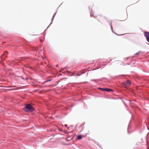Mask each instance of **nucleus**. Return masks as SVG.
<instances>
[{"label": "nucleus", "mask_w": 149, "mask_h": 149, "mask_svg": "<svg viewBox=\"0 0 149 149\" xmlns=\"http://www.w3.org/2000/svg\"><path fill=\"white\" fill-rule=\"evenodd\" d=\"M82 135H79L77 136V140H80L82 138Z\"/></svg>", "instance_id": "obj_4"}, {"label": "nucleus", "mask_w": 149, "mask_h": 149, "mask_svg": "<svg viewBox=\"0 0 149 149\" xmlns=\"http://www.w3.org/2000/svg\"><path fill=\"white\" fill-rule=\"evenodd\" d=\"M124 83L127 86L130 85L131 84L130 81L129 80H127L126 82H125Z\"/></svg>", "instance_id": "obj_3"}, {"label": "nucleus", "mask_w": 149, "mask_h": 149, "mask_svg": "<svg viewBox=\"0 0 149 149\" xmlns=\"http://www.w3.org/2000/svg\"><path fill=\"white\" fill-rule=\"evenodd\" d=\"M58 66V65H57L56 66Z\"/></svg>", "instance_id": "obj_11"}, {"label": "nucleus", "mask_w": 149, "mask_h": 149, "mask_svg": "<svg viewBox=\"0 0 149 149\" xmlns=\"http://www.w3.org/2000/svg\"><path fill=\"white\" fill-rule=\"evenodd\" d=\"M144 35L147 39V40L149 43V32H144Z\"/></svg>", "instance_id": "obj_2"}, {"label": "nucleus", "mask_w": 149, "mask_h": 149, "mask_svg": "<svg viewBox=\"0 0 149 149\" xmlns=\"http://www.w3.org/2000/svg\"><path fill=\"white\" fill-rule=\"evenodd\" d=\"M147 149H148V148Z\"/></svg>", "instance_id": "obj_12"}, {"label": "nucleus", "mask_w": 149, "mask_h": 149, "mask_svg": "<svg viewBox=\"0 0 149 149\" xmlns=\"http://www.w3.org/2000/svg\"><path fill=\"white\" fill-rule=\"evenodd\" d=\"M83 73L82 72H81L80 73H79L78 74H77L75 76H80Z\"/></svg>", "instance_id": "obj_6"}, {"label": "nucleus", "mask_w": 149, "mask_h": 149, "mask_svg": "<svg viewBox=\"0 0 149 149\" xmlns=\"http://www.w3.org/2000/svg\"><path fill=\"white\" fill-rule=\"evenodd\" d=\"M138 54H139V53H136V54H135V55Z\"/></svg>", "instance_id": "obj_8"}, {"label": "nucleus", "mask_w": 149, "mask_h": 149, "mask_svg": "<svg viewBox=\"0 0 149 149\" xmlns=\"http://www.w3.org/2000/svg\"><path fill=\"white\" fill-rule=\"evenodd\" d=\"M23 109L25 111L31 112L34 110V108L30 104H29L26 105Z\"/></svg>", "instance_id": "obj_1"}, {"label": "nucleus", "mask_w": 149, "mask_h": 149, "mask_svg": "<svg viewBox=\"0 0 149 149\" xmlns=\"http://www.w3.org/2000/svg\"><path fill=\"white\" fill-rule=\"evenodd\" d=\"M3 55L1 57H3Z\"/></svg>", "instance_id": "obj_9"}, {"label": "nucleus", "mask_w": 149, "mask_h": 149, "mask_svg": "<svg viewBox=\"0 0 149 149\" xmlns=\"http://www.w3.org/2000/svg\"><path fill=\"white\" fill-rule=\"evenodd\" d=\"M65 126H67V125H65Z\"/></svg>", "instance_id": "obj_10"}, {"label": "nucleus", "mask_w": 149, "mask_h": 149, "mask_svg": "<svg viewBox=\"0 0 149 149\" xmlns=\"http://www.w3.org/2000/svg\"><path fill=\"white\" fill-rule=\"evenodd\" d=\"M104 89L105 90V91L107 92H109L110 91H112V90L109 88H105V89Z\"/></svg>", "instance_id": "obj_5"}, {"label": "nucleus", "mask_w": 149, "mask_h": 149, "mask_svg": "<svg viewBox=\"0 0 149 149\" xmlns=\"http://www.w3.org/2000/svg\"><path fill=\"white\" fill-rule=\"evenodd\" d=\"M99 89H101V90L105 91V90L104 89H105V88H99Z\"/></svg>", "instance_id": "obj_7"}]
</instances>
